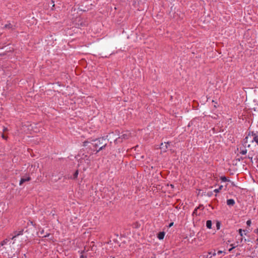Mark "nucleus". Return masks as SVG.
I'll use <instances>...</instances> for the list:
<instances>
[{
    "label": "nucleus",
    "instance_id": "obj_19",
    "mask_svg": "<svg viewBox=\"0 0 258 258\" xmlns=\"http://www.w3.org/2000/svg\"><path fill=\"white\" fill-rule=\"evenodd\" d=\"M221 179L222 180V181H224V182H225L227 180V179L225 176H222L221 177Z\"/></svg>",
    "mask_w": 258,
    "mask_h": 258
},
{
    "label": "nucleus",
    "instance_id": "obj_33",
    "mask_svg": "<svg viewBox=\"0 0 258 258\" xmlns=\"http://www.w3.org/2000/svg\"><path fill=\"white\" fill-rule=\"evenodd\" d=\"M80 258H83V255H82L80 256Z\"/></svg>",
    "mask_w": 258,
    "mask_h": 258
},
{
    "label": "nucleus",
    "instance_id": "obj_14",
    "mask_svg": "<svg viewBox=\"0 0 258 258\" xmlns=\"http://www.w3.org/2000/svg\"><path fill=\"white\" fill-rule=\"evenodd\" d=\"M255 143L258 145V133H254Z\"/></svg>",
    "mask_w": 258,
    "mask_h": 258
},
{
    "label": "nucleus",
    "instance_id": "obj_11",
    "mask_svg": "<svg viewBox=\"0 0 258 258\" xmlns=\"http://www.w3.org/2000/svg\"><path fill=\"white\" fill-rule=\"evenodd\" d=\"M235 204V201L233 199H229L227 200V204L228 206H233Z\"/></svg>",
    "mask_w": 258,
    "mask_h": 258
},
{
    "label": "nucleus",
    "instance_id": "obj_15",
    "mask_svg": "<svg viewBox=\"0 0 258 258\" xmlns=\"http://www.w3.org/2000/svg\"><path fill=\"white\" fill-rule=\"evenodd\" d=\"M9 240L8 238H6L5 240H4L3 241H2L1 245L2 246H3L4 245L6 244L9 242Z\"/></svg>",
    "mask_w": 258,
    "mask_h": 258
},
{
    "label": "nucleus",
    "instance_id": "obj_31",
    "mask_svg": "<svg viewBox=\"0 0 258 258\" xmlns=\"http://www.w3.org/2000/svg\"><path fill=\"white\" fill-rule=\"evenodd\" d=\"M256 241L258 242V238L256 239ZM257 244H258V243H257Z\"/></svg>",
    "mask_w": 258,
    "mask_h": 258
},
{
    "label": "nucleus",
    "instance_id": "obj_4",
    "mask_svg": "<svg viewBox=\"0 0 258 258\" xmlns=\"http://www.w3.org/2000/svg\"><path fill=\"white\" fill-rule=\"evenodd\" d=\"M119 136V132L116 131L115 133L112 132L109 134V135L107 136V137L108 138V140H109L114 139V138L115 139L116 138H117L116 136Z\"/></svg>",
    "mask_w": 258,
    "mask_h": 258
},
{
    "label": "nucleus",
    "instance_id": "obj_2",
    "mask_svg": "<svg viewBox=\"0 0 258 258\" xmlns=\"http://www.w3.org/2000/svg\"><path fill=\"white\" fill-rule=\"evenodd\" d=\"M253 142H255L254 133L253 132H249L244 139L245 145L249 147L250 143Z\"/></svg>",
    "mask_w": 258,
    "mask_h": 258
},
{
    "label": "nucleus",
    "instance_id": "obj_16",
    "mask_svg": "<svg viewBox=\"0 0 258 258\" xmlns=\"http://www.w3.org/2000/svg\"><path fill=\"white\" fill-rule=\"evenodd\" d=\"M12 27H13V25L12 24H6L5 26V27L6 28H8V29H11V28H12Z\"/></svg>",
    "mask_w": 258,
    "mask_h": 258
},
{
    "label": "nucleus",
    "instance_id": "obj_26",
    "mask_svg": "<svg viewBox=\"0 0 258 258\" xmlns=\"http://www.w3.org/2000/svg\"><path fill=\"white\" fill-rule=\"evenodd\" d=\"M254 232H255V233H256L258 235V228L257 229H255L254 231Z\"/></svg>",
    "mask_w": 258,
    "mask_h": 258
},
{
    "label": "nucleus",
    "instance_id": "obj_25",
    "mask_svg": "<svg viewBox=\"0 0 258 258\" xmlns=\"http://www.w3.org/2000/svg\"><path fill=\"white\" fill-rule=\"evenodd\" d=\"M231 246H232V247L229 249V251H231L233 248L235 247V246H233V244H231Z\"/></svg>",
    "mask_w": 258,
    "mask_h": 258
},
{
    "label": "nucleus",
    "instance_id": "obj_9",
    "mask_svg": "<svg viewBox=\"0 0 258 258\" xmlns=\"http://www.w3.org/2000/svg\"><path fill=\"white\" fill-rule=\"evenodd\" d=\"M43 234H44V230L42 229L41 230H40L38 232V235L39 237H48L49 234H47L46 235H43Z\"/></svg>",
    "mask_w": 258,
    "mask_h": 258
},
{
    "label": "nucleus",
    "instance_id": "obj_7",
    "mask_svg": "<svg viewBox=\"0 0 258 258\" xmlns=\"http://www.w3.org/2000/svg\"><path fill=\"white\" fill-rule=\"evenodd\" d=\"M81 159L84 160L87 163V165L90 164V160L89 159V157H88L87 155L83 154V156L81 157Z\"/></svg>",
    "mask_w": 258,
    "mask_h": 258
},
{
    "label": "nucleus",
    "instance_id": "obj_18",
    "mask_svg": "<svg viewBox=\"0 0 258 258\" xmlns=\"http://www.w3.org/2000/svg\"><path fill=\"white\" fill-rule=\"evenodd\" d=\"M78 171L76 170L74 174V179L77 178L78 177Z\"/></svg>",
    "mask_w": 258,
    "mask_h": 258
},
{
    "label": "nucleus",
    "instance_id": "obj_27",
    "mask_svg": "<svg viewBox=\"0 0 258 258\" xmlns=\"http://www.w3.org/2000/svg\"><path fill=\"white\" fill-rule=\"evenodd\" d=\"M173 225V222H172V223H171L169 224V227H171Z\"/></svg>",
    "mask_w": 258,
    "mask_h": 258
},
{
    "label": "nucleus",
    "instance_id": "obj_22",
    "mask_svg": "<svg viewBox=\"0 0 258 258\" xmlns=\"http://www.w3.org/2000/svg\"><path fill=\"white\" fill-rule=\"evenodd\" d=\"M246 224L248 225V226H250V224H251V221L250 220H248L246 222Z\"/></svg>",
    "mask_w": 258,
    "mask_h": 258
},
{
    "label": "nucleus",
    "instance_id": "obj_17",
    "mask_svg": "<svg viewBox=\"0 0 258 258\" xmlns=\"http://www.w3.org/2000/svg\"><path fill=\"white\" fill-rule=\"evenodd\" d=\"M222 187H223L222 185L220 186L219 188L214 189V191L215 192H219V191L222 189Z\"/></svg>",
    "mask_w": 258,
    "mask_h": 258
},
{
    "label": "nucleus",
    "instance_id": "obj_6",
    "mask_svg": "<svg viewBox=\"0 0 258 258\" xmlns=\"http://www.w3.org/2000/svg\"><path fill=\"white\" fill-rule=\"evenodd\" d=\"M30 180H31V178L29 176H26V177H23L21 178V180L20 181L19 185H22V184L24 182L28 181H30Z\"/></svg>",
    "mask_w": 258,
    "mask_h": 258
},
{
    "label": "nucleus",
    "instance_id": "obj_12",
    "mask_svg": "<svg viewBox=\"0 0 258 258\" xmlns=\"http://www.w3.org/2000/svg\"><path fill=\"white\" fill-rule=\"evenodd\" d=\"M212 225V221L211 220H208L206 222V226L208 228L211 229Z\"/></svg>",
    "mask_w": 258,
    "mask_h": 258
},
{
    "label": "nucleus",
    "instance_id": "obj_24",
    "mask_svg": "<svg viewBox=\"0 0 258 258\" xmlns=\"http://www.w3.org/2000/svg\"><path fill=\"white\" fill-rule=\"evenodd\" d=\"M223 253V251H222V250H219V251L217 252V254H221V253Z\"/></svg>",
    "mask_w": 258,
    "mask_h": 258
},
{
    "label": "nucleus",
    "instance_id": "obj_32",
    "mask_svg": "<svg viewBox=\"0 0 258 258\" xmlns=\"http://www.w3.org/2000/svg\"><path fill=\"white\" fill-rule=\"evenodd\" d=\"M213 255H216V253L215 252H214L213 254Z\"/></svg>",
    "mask_w": 258,
    "mask_h": 258
},
{
    "label": "nucleus",
    "instance_id": "obj_13",
    "mask_svg": "<svg viewBox=\"0 0 258 258\" xmlns=\"http://www.w3.org/2000/svg\"><path fill=\"white\" fill-rule=\"evenodd\" d=\"M200 208H201V206H199V207H198V208H196L194 210V212L192 213V215L193 216H195V215L197 216V215L200 214V213H198V209H200Z\"/></svg>",
    "mask_w": 258,
    "mask_h": 258
},
{
    "label": "nucleus",
    "instance_id": "obj_1",
    "mask_svg": "<svg viewBox=\"0 0 258 258\" xmlns=\"http://www.w3.org/2000/svg\"><path fill=\"white\" fill-rule=\"evenodd\" d=\"M94 143H93V147L97 149V148H99V150L97 151V153H98L99 151L104 149L107 145V143L105 139L104 138H100L98 139L94 140Z\"/></svg>",
    "mask_w": 258,
    "mask_h": 258
},
{
    "label": "nucleus",
    "instance_id": "obj_30",
    "mask_svg": "<svg viewBox=\"0 0 258 258\" xmlns=\"http://www.w3.org/2000/svg\"><path fill=\"white\" fill-rule=\"evenodd\" d=\"M3 130H4V131H6L7 130V128H4Z\"/></svg>",
    "mask_w": 258,
    "mask_h": 258
},
{
    "label": "nucleus",
    "instance_id": "obj_8",
    "mask_svg": "<svg viewBox=\"0 0 258 258\" xmlns=\"http://www.w3.org/2000/svg\"><path fill=\"white\" fill-rule=\"evenodd\" d=\"M23 233V230L20 231H15L14 232V235H12V237L11 238L12 239H14V238L19 235H22Z\"/></svg>",
    "mask_w": 258,
    "mask_h": 258
},
{
    "label": "nucleus",
    "instance_id": "obj_5",
    "mask_svg": "<svg viewBox=\"0 0 258 258\" xmlns=\"http://www.w3.org/2000/svg\"><path fill=\"white\" fill-rule=\"evenodd\" d=\"M169 145L168 142H165L164 143H162L160 146V149L161 151L163 152L166 151L167 149L168 148V146Z\"/></svg>",
    "mask_w": 258,
    "mask_h": 258
},
{
    "label": "nucleus",
    "instance_id": "obj_10",
    "mask_svg": "<svg viewBox=\"0 0 258 258\" xmlns=\"http://www.w3.org/2000/svg\"><path fill=\"white\" fill-rule=\"evenodd\" d=\"M165 236V232H160L158 234L157 237L158 239L161 240L163 239Z\"/></svg>",
    "mask_w": 258,
    "mask_h": 258
},
{
    "label": "nucleus",
    "instance_id": "obj_29",
    "mask_svg": "<svg viewBox=\"0 0 258 258\" xmlns=\"http://www.w3.org/2000/svg\"><path fill=\"white\" fill-rule=\"evenodd\" d=\"M217 225L218 228L219 229V224L218 223L217 224Z\"/></svg>",
    "mask_w": 258,
    "mask_h": 258
},
{
    "label": "nucleus",
    "instance_id": "obj_21",
    "mask_svg": "<svg viewBox=\"0 0 258 258\" xmlns=\"http://www.w3.org/2000/svg\"><path fill=\"white\" fill-rule=\"evenodd\" d=\"M246 152H247L246 150H242V151L240 152V153H241V154H242V155H245V154H246Z\"/></svg>",
    "mask_w": 258,
    "mask_h": 258
},
{
    "label": "nucleus",
    "instance_id": "obj_23",
    "mask_svg": "<svg viewBox=\"0 0 258 258\" xmlns=\"http://www.w3.org/2000/svg\"><path fill=\"white\" fill-rule=\"evenodd\" d=\"M88 141H85L84 142H83V146H86L87 145V144H88Z\"/></svg>",
    "mask_w": 258,
    "mask_h": 258
},
{
    "label": "nucleus",
    "instance_id": "obj_3",
    "mask_svg": "<svg viewBox=\"0 0 258 258\" xmlns=\"http://www.w3.org/2000/svg\"><path fill=\"white\" fill-rule=\"evenodd\" d=\"M131 137V133L128 132L126 131L122 133V134L118 137V138H116L114 139V142L118 143V142H121L123 140H126L127 139H128Z\"/></svg>",
    "mask_w": 258,
    "mask_h": 258
},
{
    "label": "nucleus",
    "instance_id": "obj_28",
    "mask_svg": "<svg viewBox=\"0 0 258 258\" xmlns=\"http://www.w3.org/2000/svg\"><path fill=\"white\" fill-rule=\"evenodd\" d=\"M2 138L4 139H6V137L4 135H2Z\"/></svg>",
    "mask_w": 258,
    "mask_h": 258
},
{
    "label": "nucleus",
    "instance_id": "obj_20",
    "mask_svg": "<svg viewBox=\"0 0 258 258\" xmlns=\"http://www.w3.org/2000/svg\"><path fill=\"white\" fill-rule=\"evenodd\" d=\"M238 232H239V233L240 235V236L242 237L243 236L242 230L241 229H239L238 230Z\"/></svg>",
    "mask_w": 258,
    "mask_h": 258
}]
</instances>
